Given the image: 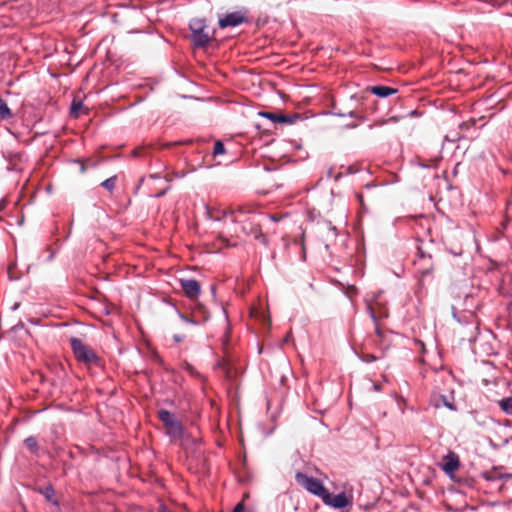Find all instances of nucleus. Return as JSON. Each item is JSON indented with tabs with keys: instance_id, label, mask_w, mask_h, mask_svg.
Returning a JSON list of instances; mask_svg holds the SVG:
<instances>
[{
	"instance_id": "f257e3e1",
	"label": "nucleus",
	"mask_w": 512,
	"mask_h": 512,
	"mask_svg": "<svg viewBox=\"0 0 512 512\" xmlns=\"http://www.w3.org/2000/svg\"><path fill=\"white\" fill-rule=\"evenodd\" d=\"M70 344L75 358L85 365H99L100 358L97 354L86 344L78 338H71Z\"/></svg>"
},
{
	"instance_id": "f03ea898",
	"label": "nucleus",
	"mask_w": 512,
	"mask_h": 512,
	"mask_svg": "<svg viewBox=\"0 0 512 512\" xmlns=\"http://www.w3.org/2000/svg\"><path fill=\"white\" fill-rule=\"evenodd\" d=\"M189 28L191 31V42L196 48H203L211 40V36L208 32H206V23L203 19H192L189 23Z\"/></svg>"
},
{
	"instance_id": "7ed1b4c3",
	"label": "nucleus",
	"mask_w": 512,
	"mask_h": 512,
	"mask_svg": "<svg viewBox=\"0 0 512 512\" xmlns=\"http://www.w3.org/2000/svg\"><path fill=\"white\" fill-rule=\"evenodd\" d=\"M295 478L297 482L310 493L320 497L321 499L329 497V491L318 479L307 476L301 472H297Z\"/></svg>"
},
{
	"instance_id": "20e7f679",
	"label": "nucleus",
	"mask_w": 512,
	"mask_h": 512,
	"mask_svg": "<svg viewBox=\"0 0 512 512\" xmlns=\"http://www.w3.org/2000/svg\"><path fill=\"white\" fill-rule=\"evenodd\" d=\"M247 10H240L235 12L226 13L219 18L218 24L220 28L236 27L243 23L248 22Z\"/></svg>"
},
{
	"instance_id": "39448f33",
	"label": "nucleus",
	"mask_w": 512,
	"mask_h": 512,
	"mask_svg": "<svg viewBox=\"0 0 512 512\" xmlns=\"http://www.w3.org/2000/svg\"><path fill=\"white\" fill-rule=\"evenodd\" d=\"M179 283L185 296L190 300H195L200 296L201 286L197 280L190 278H181L179 280Z\"/></svg>"
},
{
	"instance_id": "423d86ee",
	"label": "nucleus",
	"mask_w": 512,
	"mask_h": 512,
	"mask_svg": "<svg viewBox=\"0 0 512 512\" xmlns=\"http://www.w3.org/2000/svg\"><path fill=\"white\" fill-rule=\"evenodd\" d=\"M431 404L436 408L444 406L450 411H457L453 392H451L449 395L433 394L431 396Z\"/></svg>"
},
{
	"instance_id": "0eeeda50",
	"label": "nucleus",
	"mask_w": 512,
	"mask_h": 512,
	"mask_svg": "<svg viewBox=\"0 0 512 512\" xmlns=\"http://www.w3.org/2000/svg\"><path fill=\"white\" fill-rule=\"evenodd\" d=\"M322 501L324 504L337 509L345 508L351 504V501L348 499L344 492H341L337 495H333L329 492V497H324Z\"/></svg>"
},
{
	"instance_id": "6e6552de",
	"label": "nucleus",
	"mask_w": 512,
	"mask_h": 512,
	"mask_svg": "<svg viewBox=\"0 0 512 512\" xmlns=\"http://www.w3.org/2000/svg\"><path fill=\"white\" fill-rule=\"evenodd\" d=\"M166 434L173 441L181 440L184 436V428L182 424L177 420L174 423L165 427Z\"/></svg>"
},
{
	"instance_id": "1a4fd4ad",
	"label": "nucleus",
	"mask_w": 512,
	"mask_h": 512,
	"mask_svg": "<svg viewBox=\"0 0 512 512\" xmlns=\"http://www.w3.org/2000/svg\"><path fill=\"white\" fill-rule=\"evenodd\" d=\"M459 458L455 453H450L445 457L443 470L447 475H452L459 468Z\"/></svg>"
},
{
	"instance_id": "9d476101",
	"label": "nucleus",
	"mask_w": 512,
	"mask_h": 512,
	"mask_svg": "<svg viewBox=\"0 0 512 512\" xmlns=\"http://www.w3.org/2000/svg\"><path fill=\"white\" fill-rule=\"evenodd\" d=\"M259 116L267 118V119L271 120L272 122L293 123V119L290 116H287L284 114H277V113H272V112L261 111V112H259Z\"/></svg>"
},
{
	"instance_id": "9b49d317",
	"label": "nucleus",
	"mask_w": 512,
	"mask_h": 512,
	"mask_svg": "<svg viewBox=\"0 0 512 512\" xmlns=\"http://www.w3.org/2000/svg\"><path fill=\"white\" fill-rule=\"evenodd\" d=\"M482 477L487 481H498L503 479H512V474H504L500 470L494 468L482 474Z\"/></svg>"
},
{
	"instance_id": "f8f14e48",
	"label": "nucleus",
	"mask_w": 512,
	"mask_h": 512,
	"mask_svg": "<svg viewBox=\"0 0 512 512\" xmlns=\"http://www.w3.org/2000/svg\"><path fill=\"white\" fill-rule=\"evenodd\" d=\"M370 91H371V93H373L374 95H376L380 98H385V97H388L390 95L397 93V89L389 87V86H382V85L373 86L370 88Z\"/></svg>"
},
{
	"instance_id": "ddd939ff",
	"label": "nucleus",
	"mask_w": 512,
	"mask_h": 512,
	"mask_svg": "<svg viewBox=\"0 0 512 512\" xmlns=\"http://www.w3.org/2000/svg\"><path fill=\"white\" fill-rule=\"evenodd\" d=\"M158 418L165 427L178 420L174 413L166 409H161L158 411Z\"/></svg>"
},
{
	"instance_id": "4468645a",
	"label": "nucleus",
	"mask_w": 512,
	"mask_h": 512,
	"mask_svg": "<svg viewBox=\"0 0 512 512\" xmlns=\"http://www.w3.org/2000/svg\"><path fill=\"white\" fill-rule=\"evenodd\" d=\"M498 406L506 415L512 416V396L500 399Z\"/></svg>"
},
{
	"instance_id": "2eb2a0df",
	"label": "nucleus",
	"mask_w": 512,
	"mask_h": 512,
	"mask_svg": "<svg viewBox=\"0 0 512 512\" xmlns=\"http://www.w3.org/2000/svg\"><path fill=\"white\" fill-rule=\"evenodd\" d=\"M13 116L11 109L7 103L0 97V119L7 120Z\"/></svg>"
},
{
	"instance_id": "dca6fc26",
	"label": "nucleus",
	"mask_w": 512,
	"mask_h": 512,
	"mask_svg": "<svg viewBox=\"0 0 512 512\" xmlns=\"http://www.w3.org/2000/svg\"><path fill=\"white\" fill-rule=\"evenodd\" d=\"M26 447L33 453H37L38 451V443L34 436H29L24 440Z\"/></svg>"
},
{
	"instance_id": "f3484780",
	"label": "nucleus",
	"mask_w": 512,
	"mask_h": 512,
	"mask_svg": "<svg viewBox=\"0 0 512 512\" xmlns=\"http://www.w3.org/2000/svg\"><path fill=\"white\" fill-rule=\"evenodd\" d=\"M41 493L42 495L50 502H55L54 501V495H55V491H54V488L51 486V485H48L44 488L41 489Z\"/></svg>"
},
{
	"instance_id": "a211bd4d",
	"label": "nucleus",
	"mask_w": 512,
	"mask_h": 512,
	"mask_svg": "<svg viewBox=\"0 0 512 512\" xmlns=\"http://www.w3.org/2000/svg\"><path fill=\"white\" fill-rule=\"evenodd\" d=\"M116 180H117L116 176L109 177L108 179L104 180L101 183V186L103 188H105L106 190H108L109 192H112L115 188Z\"/></svg>"
},
{
	"instance_id": "6ab92c4d",
	"label": "nucleus",
	"mask_w": 512,
	"mask_h": 512,
	"mask_svg": "<svg viewBox=\"0 0 512 512\" xmlns=\"http://www.w3.org/2000/svg\"><path fill=\"white\" fill-rule=\"evenodd\" d=\"M225 153L224 144L221 141H216L213 147V155L218 156Z\"/></svg>"
},
{
	"instance_id": "aec40b11",
	"label": "nucleus",
	"mask_w": 512,
	"mask_h": 512,
	"mask_svg": "<svg viewBox=\"0 0 512 512\" xmlns=\"http://www.w3.org/2000/svg\"><path fill=\"white\" fill-rule=\"evenodd\" d=\"M83 108V104L82 102L78 101H74L71 105V115L75 118H77L79 116V111Z\"/></svg>"
},
{
	"instance_id": "412c9836",
	"label": "nucleus",
	"mask_w": 512,
	"mask_h": 512,
	"mask_svg": "<svg viewBox=\"0 0 512 512\" xmlns=\"http://www.w3.org/2000/svg\"><path fill=\"white\" fill-rule=\"evenodd\" d=\"M475 422L480 426H485L487 424V417L479 415L478 412H472Z\"/></svg>"
},
{
	"instance_id": "4be33fe9",
	"label": "nucleus",
	"mask_w": 512,
	"mask_h": 512,
	"mask_svg": "<svg viewBox=\"0 0 512 512\" xmlns=\"http://www.w3.org/2000/svg\"><path fill=\"white\" fill-rule=\"evenodd\" d=\"M367 311H368L371 319L373 320V322L376 324V329H375L376 333L378 335H380V330H379V328L377 326V317H376L375 312H374V310H373V308H372V306L370 304L367 305Z\"/></svg>"
},
{
	"instance_id": "5701e85b",
	"label": "nucleus",
	"mask_w": 512,
	"mask_h": 512,
	"mask_svg": "<svg viewBox=\"0 0 512 512\" xmlns=\"http://www.w3.org/2000/svg\"><path fill=\"white\" fill-rule=\"evenodd\" d=\"M183 368L192 376H198L197 370L189 363L185 362Z\"/></svg>"
},
{
	"instance_id": "b1692460",
	"label": "nucleus",
	"mask_w": 512,
	"mask_h": 512,
	"mask_svg": "<svg viewBox=\"0 0 512 512\" xmlns=\"http://www.w3.org/2000/svg\"><path fill=\"white\" fill-rule=\"evenodd\" d=\"M250 232L254 235V237H255L256 239H258V238H262V239H264L263 234L260 232V230H259V228H258L257 226H255V227L251 228V231H250Z\"/></svg>"
},
{
	"instance_id": "393cba45",
	"label": "nucleus",
	"mask_w": 512,
	"mask_h": 512,
	"mask_svg": "<svg viewBox=\"0 0 512 512\" xmlns=\"http://www.w3.org/2000/svg\"><path fill=\"white\" fill-rule=\"evenodd\" d=\"M233 512H245V507L243 503H238L234 508Z\"/></svg>"
},
{
	"instance_id": "a878e982",
	"label": "nucleus",
	"mask_w": 512,
	"mask_h": 512,
	"mask_svg": "<svg viewBox=\"0 0 512 512\" xmlns=\"http://www.w3.org/2000/svg\"><path fill=\"white\" fill-rule=\"evenodd\" d=\"M180 318L186 322V323H191V324H196L197 322L188 318L187 316L183 315V314H180Z\"/></svg>"
},
{
	"instance_id": "bb28decb",
	"label": "nucleus",
	"mask_w": 512,
	"mask_h": 512,
	"mask_svg": "<svg viewBox=\"0 0 512 512\" xmlns=\"http://www.w3.org/2000/svg\"><path fill=\"white\" fill-rule=\"evenodd\" d=\"M158 512H174L170 510L166 505L161 504L158 508Z\"/></svg>"
},
{
	"instance_id": "cd10ccee",
	"label": "nucleus",
	"mask_w": 512,
	"mask_h": 512,
	"mask_svg": "<svg viewBox=\"0 0 512 512\" xmlns=\"http://www.w3.org/2000/svg\"><path fill=\"white\" fill-rule=\"evenodd\" d=\"M363 360L366 362H373L376 360V357L372 354H368L365 356V358Z\"/></svg>"
},
{
	"instance_id": "c85d7f7f",
	"label": "nucleus",
	"mask_w": 512,
	"mask_h": 512,
	"mask_svg": "<svg viewBox=\"0 0 512 512\" xmlns=\"http://www.w3.org/2000/svg\"><path fill=\"white\" fill-rule=\"evenodd\" d=\"M169 189V186H167L165 189L161 190L160 192L156 193L155 194V197H162L166 194V192L168 191Z\"/></svg>"
},
{
	"instance_id": "c756f323",
	"label": "nucleus",
	"mask_w": 512,
	"mask_h": 512,
	"mask_svg": "<svg viewBox=\"0 0 512 512\" xmlns=\"http://www.w3.org/2000/svg\"><path fill=\"white\" fill-rule=\"evenodd\" d=\"M183 338H184V336L183 335H179V334H175L173 336L174 341L177 342V343L181 342L183 340Z\"/></svg>"
},
{
	"instance_id": "7c9ffc66",
	"label": "nucleus",
	"mask_w": 512,
	"mask_h": 512,
	"mask_svg": "<svg viewBox=\"0 0 512 512\" xmlns=\"http://www.w3.org/2000/svg\"><path fill=\"white\" fill-rule=\"evenodd\" d=\"M373 390L376 391V392H379L381 391V386L377 383H374L373 384Z\"/></svg>"
},
{
	"instance_id": "2f4dec72",
	"label": "nucleus",
	"mask_w": 512,
	"mask_h": 512,
	"mask_svg": "<svg viewBox=\"0 0 512 512\" xmlns=\"http://www.w3.org/2000/svg\"><path fill=\"white\" fill-rule=\"evenodd\" d=\"M306 258V251H305V246L304 244L302 245V259L305 260Z\"/></svg>"
},
{
	"instance_id": "473e14b6",
	"label": "nucleus",
	"mask_w": 512,
	"mask_h": 512,
	"mask_svg": "<svg viewBox=\"0 0 512 512\" xmlns=\"http://www.w3.org/2000/svg\"><path fill=\"white\" fill-rule=\"evenodd\" d=\"M348 115H349L350 117H356V114H355V112H354V111H350V112L348 113Z\"/></svg>"
},
{
	"instance_id": "72a5a7b5",
	"label": "nucleus",
	"mask_w": 512,
	"mask_h": 512,
	"mask_svg": "<svg viewBox=\"0 0 512 512\" xmlns=\"http://www.w3.org/2000/svg\"><path fill=\"white\" fill-rule=\"evenodd\" d=\"M149 178H151V179H157V178H158V175H157V174H151V175L149 176Z\"/></svg>"
},
{
	"instance_id": "f704fd0d",
	"label": "nucleus",
	"mask_w": 512,
	"mask_h": 512,
	"mask_svg": "<svg viewBox=\"0 0 512 512\" xmlns=\"http://www.w3.org/2000/svg\"><path fill=\"white\" fill-rule=\"evenodd\" d=\"M267 217H269L273 221H277V219L273 215H268Z\"/></svg>"
},
{
	"instance_id": "c9c22d12",
	"label": "nucleus",
	"mask_w": 512,
	"mask_h": 512,
	"mask_svg": "<svg viewBox=\"0 0 512 512\" xmlns=\"http://www.w3.org/2000/svg\"><path fill=\"white\" fill-rule=\"evenodd\" d=\"M357 197H358L359 201L362 202V195L358 194Z\"/></svg>"
},
{
	"instance_id": "e433bc0d",
	"label": "nucleus",
	"mask_w": 512,
	"mask_h": 512,
	"mask_svg": "<svg viewBox=\"0 0 512 512\" xmlns=\"http://www.w3.org/2000/svg\"><path fill=\"white\" fill-rule=\"evenodd\" d=\"M244 233L249 234V231L246 230V227H243Z\"/></svg>"
},
{
	"instance_id": "4c0bfd02",
	"label": "nucleus",
	"mask_w": 512,
	"mask_h": 512,
	"mask_svg": "<svg viewBox=\"0 0 512 512\" xmlns=\"http://www.w3.org/2000/svg\"><path fill=\"white\" fill-rule=\"evenodd\" d=\"M244 233L249 234V231L246 230V227H243Z\"/></svg>"
},
{
	"instance_id": "58836bf2",
	"label": "nucleus",
	"mask_w": 512,
	"mask_h": 512,
	"mask_svg": "<svg viewBox=\"0 0 512 512\" xmlns=\"http://www.w3.org/2000/svg\"><path fill=\"white\" fill-rule=\"evenodd\" d=\"M244 233L249 234V231L246 230V227H243Z\"/></svg>"
},
{
	"instance_id": "ea45409f",
	"label": "nucleus",
	"mask_w": 512,
	"mask_h": 512,
	"mask_svg": "<svg viewBox=\"0 0 512 512\" xmlns=\"http://www.w3.org/2000/svg\"><path fill=\"white\" fill-rule=\"evenodd\" d=\"M426 273H428V270H427V269H426V270H424L422 274H423V275H425Z\"/></svg>"
},
{
	"instance_id": "a19ab883",
	"label": "nucleus",
	"mask_w": 512,
	"mask_h": 512,
	"mask_svg": "<svg viewBox=\"0 0 512 512\" xmlns=\"http://www.w3.org/2000/svg\"><path fill=\"white\" fill-rule=\"evenodd\" d=\"M510 502H512V500Z\"/></svg>"
}]
</instances>
